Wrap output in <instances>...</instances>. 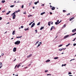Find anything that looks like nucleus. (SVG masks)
Here are the masks:
<instances>
[{
	"label": "nucleus",
	"instance_id": "1",
	"mask_svg": "<svg viewBox=\"0 0 76 76\" xmlns=\"http://www.w3.org/2000/svg\"><path fill=\"white\" fill-rule=\"evenodd\" d=\"M15 14H16L15 12H14L13 13L11 14L12 16H13L12 18L13 19H15L16 17V15H15Z\"/></svg>",
	"mask_w": 76,
	"mask_h": 76
},
{
	"label": "nucleus",
	"instance_id": "2",
	"mask_svg": "<svg viewBox=\"0 0 76 76\" xmlns=\"http://www.w3.org/2000/svg\"><path fill=\"white\" fill-rule=\"evenodd\" d=\"M20 43V41L18 40L15 42V45H19V44Z\"/></svg>",
	"mask_w": 76,
	"mask_h": 76
},
{
	"label": "nucleus",
	"instance_id": "3",
	"mask_svg": "<svg viewBox=\"0 0 76 76\" xmlns=\"http://www.w3.org/2000/svg\"><path fill=\"white\" fill-rule=\"evenodd\" d=\"M35 25V23H34L31 26V28H33L34 26Z\"/></svg>",
	"mask_w": 76,
	"mask_h": 76
},
{
	"label": "nucleus",
	"instance_id": "4",
	"mask_svg": "<svg viewBox=\"0 0 76 76\" xmlns=\"http://www.w3.org/2000/svg\"><path fill=\"white\" fill-rule=\"evenodd\" d=\"M16 48H14L13 49V51L14 52H16Z\"/></svg>",
	"mask_w": 76,
	"mask_h": 76
},
{
	"label": "nucleus",
	"instance_id": "5",
	"mask_svg": "<svg viewBox=\"0 0 76 76\" xmlns=\"http://www.w3.org/2000/svg\"><path fill=\"white\" fill-rule=\"evenodd\" d=\"M69 35H67L65 36L64 37V39H66V38H67V37H69Z\"/></svg>",
	"mask_w": 76,
	"mask_h": 76
},
{
	"label": "nucleus",
	"instance_id": "6",
	"mask_svg": "<svg viewBox=\"0 0 76 76\" xmlns=\"http://www.w3.org/2000/svg\"><path fill=\"white\" fill-rule=\"evenodd\" d=\"M32 56V54H31L29 55V56H27V58H29V57H31V56Z\"/></svg>",
	"mask_w": 76,
	"mask_h": 76
},
{
	"label": "nucleus",
	"instance_id": "7",
	"mask_svg": "<svg viewBox=\"0 0 76 76\" xmlns=\"http://www.w3.org/2000/svg\"><path fill=\"white\" fill-rule=\"evenodd\" d=\"M1 67H2V63L1 62H0V69H1Z\"/></svg>",
	"mask_w": 76,
	"mask_h": 76
},
{
	"label": "nucleus",
	"instance_id": "8",
	"mask_svg": "<svg viewBox=\"0 0 76 76\" xmlns=\"http://www.w3.org/2000/svg\"><path fill=\"white\" fill-rule=\"evenodd\" d=\"M52 10H55V7H53L52 8Z\"/></svg>",
	"mask_w": 76,
	"mask_h": 76
},
{
	"label": "nucleus",
	"instance_id": "9",
	"mask_svg": "<svg viewBox=\"0 0 76 76\" xmlns=\"http://www.w3.org/2000/svg\"><path fill=\"white\" fill-rule=\"evenodd\" d=\"M75 19V18L74 17L71 18V19H70L69 20L70 21H72L73 19Z\"/></svg>",
	"mask_w": 76,
	"mask_h": 76
},
{
	"label": "nucleus",
	"instance_id": "10",
	"mask_svg": "<svg viewBox=\"0 0 76 76\" xmlns=\"http://www.w3.org/2000/svg\"><path fill=\"white\" fill-rule=\"evenodd\" d=\"M51 25V21H49L48 22V25L49 26H50Z\"/></svg>",
	"mask_w": 76,
	"mask_h": 76
},
{
	"label": "nucleus",
	"instance_id": "11",
	"mask_svg": "<svg viewBox=\"0 0 76 76\" xmlns=\"http://www.w3.org/2000/svg\"><path fill=\"white\" fill-rule=\"evenodd\" d=\"M39 3V1H38L36 2H35L34 3V4H37V3Z\"/></svg>",
	"mask_w": 76,
	"mask_h": 76
},
{
	"label": "nucleus",
	"instance_id": "12",
	"mask_svg": "<svg viewBox=\"0 0 76 76\" xmlns=\"http://www.w3.org/2000/svg\"><path fill=\"white\" fill-rule=\"evenodd\" d=\"M22 37V36L18 37H16L17 38H20Z\"/></svg>",
	"mask_w": 76,
	"mask_h": 76
},
{
	"label": "nucleus",
	"instance_id": "13",
	"mask_svg": "<svg viewBox=\"0 0 76 76\" xmlns=\"http://www.w3.org/2000/svg\"><path fill=\"white\" fill-rule=\"evenodd\" d=\"M45 12H43L42 13H41L40 15H43V14H45Z\"/></svg>",
	"mask_w": 76,
	"mask_h": 76
},
{
	"label": "nucleus",
	"instance_id": "14",
	"mask_svg": "<svg viewBox=\"0 0 76 76\" xmlns=\"http://www.w3.org/2000/svg\"><path fill=\"white\" fill-rule=\"evenodd\" d=\"M53 28H54V26H53L51 27V28L50 29V31H52V30H53Z\"/></svg>",
	"mask_w": 76,
	"mask_h": 76
},
{
	"label": "nucleus",
	"instance_id": "15",
	"mask_svg": "<svg viewBox=\"0 0 76 76\" xmlns=\"http://www.w3.org/2000/svg\"><path fill=\"white\" fill-rule=\"evenodd\" d=\"M75 31H76V29L75 28L74 30H73L72 31V32H75Z\"/></svg>",
	"mask_w": 76,
	"mask_h": 76
},
{
	"label": "nucleus",
	"instance_id": "16",
	"mask_svg": "<svg viewBox=\"0 0 76 76\" xmlns=\"http://www.w3.org/2000/svg\"><path fill=\"white\" fill-rule=\"evenodd\" d=\"M20 12V10H18L15 11V13H18V12Z\"/></svg>",
	"mask_w": 76,
	"mask_h": 76
},
{
	"label": "nucleus",
	"instance_id": "17",
	"mask_svg": "<svg viewBox=\"0 0 76 76\" xmlns=\"http://www.w3.org/2000/svg\"><path fill=\"white\" fill-rule=\"evenodd\" d=\"M21 63L20 64H19L17 66V68H19L20 66L21 65H20V64H21Z\"/></svg>",
	"mask_w": 76,
	"mask_h": 76
},
{
	"label": "nucleus",
	"instance_id": "18",
	"mask_svg": "<svg viewBox=\"0 0 76 76\" xmlns=\"http://www.w3.org/2000/svg\"><path fill=\"white\" fill-rule=\"evenodd\" d=\"M15 31H13L12 32V35H15Z\"/></svg>",
	"mask_w": 76,
	"mask_h": 76
},
{
	"label": "nucleus",
	"instance_id": "19",
	"mask_svg": "<svg viewBox=\"0 0 76 76\" xmlns=\"http://www.w3.org/2000/svg\"><path fill=\"white\" fill-rule=\"evenodd\" d=\"M10 12H11V11H9L8 12L6 13V15H9V14L10 13Z\"/></svg>",
	"mask_w": 76,
	"mask_h": 76
},
{
	"label": "nucleus",
	"instance_id": "20",
	"mask_svg": "<svg viewBox=\"0 0 76 76\" xmlns=\"http://www.w3.org/2000/svg\"><path fill=\"white\" fill-rule=\"evenodd\" d=\"M25 31H28V30H29V28H25L24 29Z\"/></svg>",
	"mask_w": 76,
	"mask_h": 76
},
{
	"label": "nucleus",
	"instance_id": "21",
	"mask_svg": "<svg viewBox=\"0 0 76 76\" xmlns=\"http://www.w3.org/2000/svg\"><path fill=\"white\" fill-rule=\"evenodd\" d=\"M70 45V43H69L67 45H66V47H68V46H69V45Z\"/></svg>",
	"mask_w": 76,
	"mask_h": 76
},
{
	"label": "nucleus",
	"instance_id": "22",
	"mask_svg": "<svg viewBox=\"0 0 76 76\" xmlns=\"http://www.w3.org/2000/svg\"><path fill=\"white\" fill-rule=\"evenodd\" d=\"M58 57H56L54 58V59H55V60H56L57 59H58Z\"/></svg>",
	"mask_w": 76,
	"mask_h": 76
},
{
	"label": "nucleus",
	"instance_id": "23",
	"mask_svg": "<svg viewBox=\"0 0 76 76\" xmlns=\"http://www.w3.org/2000/svg\"><path fill=\"white\" fill-rule=\"evenodd\" d=\"M44 27H42L41 26V28H40V30H42L43 29H44Z\"/></svg>",
	"mask_w": 76,
	"mask_h": 76
},
{
	"label": "nucleus",
	"instance_id": "24",
	"mask_svg": "<svg viewBox=\"0 0 76 76\" xmlns=\"http://www.w3.org/2000/svg\"><path fill=\"white\" fill-rule=\"evenodd\" d=\"M5 0H2L1 1V3H5Z\"/></svg>",
	"mask_w": 76,
	"mask_h": 76
},
{
	"label": "nucleus",
	"instance_id": "25",
	"mask_svg": "<svg viewBox=\"0 0 76 76\" xmlns=\"http://www.w3.org/2000/svg\"><path fill=\"white\" fill-rule=\"evenodd\" d=\"M49 61H50V60L48 59L46 61V62H49Z\"/></svg>",
	"mask_w": 76,
	"mask_h": 76
},
{
	"label": "nucleus",
	"instance_id": "26",
	"mask_svg": "<svg viewBox=\"0 0 76 76\" xmlns=\"http://www.w3.org/2000/svg\"><path fill=\"white\" fill-rule=\"evenodd\" d=\"M55 24L56 25H58V24H59V23H58V22H55Z\"/></svg>",
	"mask_w": 76,
	"mask_h": 76
},
{
	"label": "nucleus",
	"instance_id": "27",
	"mask_svg": "<svg viewBox=\"0 0 76 76\" xmlns=\"http://www.w3.org/2000/svg\"><path fill=\"white\" fill-rule=\"evenodd\" d=\"M40 45H41V44H39L38 46H37V48H38V47H39Z\"/></svg>",
	"mask_w": 76,
	"mask_h": 76
},
{
	"label": "nucleus",
	"instance_id": "28",
	"mask_svg": "<svg viewBox=\"0 0 76 76\" xmlns=\"http://www.w3.org/2000/svg\"><path fill=\"white\" fill-rule=\"evenodd\" d=\"M66 65V64H62V67H63V66H65Z\"/></svg>",
	"mask_w": 76,
	"mask_h": 76
},
{
	"label": "nucleus",
	"instance_id": "29",
	"mask_svg": "<svg viewBox=\"0 0 76 76\" xmlns=\"http://www.w3.org/2000/svg\"><path fill=\"white\" fill-rule=\"evenodd\" d=\"M63 46V45H61L58 46V47H61Z\"/></svg>",
	"mask_w": 76,
	"mask_h": 76
},
{
	"label": "nucleus",
	"instance_id": "30",
	"mask_svg": "<svg viewBox=\"0 0 76 76\" xmlns=\"http://www.w3.org/2000/svg\"><path fill=\"white\" fill-rule=\"evenodd\" d=\"M15 6V5H11L10 6V7H13Z\"/></svg>",
	"mask_w": 76,
	"mask_h": 76
},
{
	"label": "nucleus",
	"instance_id": "31",
	"mask_svg": "<svg viewBox=\"0 0 76 76\" xmlns=\"http://www.w3.org/2000/svg\"><path fill=\"white\" fill-rule=\"evenodd\" d=\"M32 23H33V22H31L29 24V25H31V24H32Z\"/></svg>",
	"mask_w": 76,
	"mask_h": 76
},
{
	"label": "nucleus",
	"instance_id": "32",
	"mask_svg": "<svg viewBox=\"0 0 76 76\" xmlns=\"http://www.w3.org/2000/svg\"><path fill=\"white\" fill-rule=\"evenodd\" d=\"M40 25V22H39V23H37V26H39V25Z\"/></svg>",
	"mask_w": 76,
	"mask_h": 76
},
{
	"label": "nucleus",
	"instance_id": "33",
	"mask_svg": "<svg viewBox=\"0 0 76 76\" xmlns=\"http://www.w3.org/2000/svg\"><path fill=\"white\" fill-rule=\"evenodd\" d=\"M32 15H29L28 16V18H30V17H31V16Z\"/></svg>",
	"mask_w": 76,
	"mask_h": 76
},
{
	"label": "nucleus",
	"instance_id": "34",
	"mask_svg": "<svg viewBox=\"0 0 76 76\" xmlns=\"http://www.w3.org/2000/svg\"><path fill=\"white\" fill-rule=\"evenodd\" d=\"M68 75H72V72H69L68 73Z\"/></svg>",
	"mask_w": 76,
	"mask_h": 76
},
{
	"label": "nucleus",
	"instance_id": "35",
	"mask_svg": "<svg viewBox=\"0 0 76 76\" xmlns=\"http://www.w3.org/2000/svg\"><path fill=\"white\" fill-rule=\"evenodd\" d=\"M76 32L75 33H74V34H72V35L73 36V35H76Z\"/></svg>",
	"mask_w": 76,
	"mask_h": 76
},
{
	"label": "nucleus",
	"instance_id": "36",
	"mask_svg": "<svg viewBox=\"0 0 76 76\" xmlns=\"http://www.w3.org/2000/svg\"><path fill=\"white\" fill-rule=\"evenodd\" d=\"M76 39V37H75V38L74 39V40H72V41H75V40Z\"/></svg>",
	"mask_w": 76,
	"mask_h": 76
},
{
	"label": "nucleus",
	"instance_id": "37",
	"mask_svg": "<svg viewBox=\"0 0 76 76\" xmlns=\"http://www.w3.org/2000/svg\"><path fill=\"white\" fill-rule=\"evenodd\" d=\"M48 72V70H45V73H46V72Z\"/></svg>",
	"mask_w": 76,
	"mask_h": 76
},
{
	"label": "nucleus",
	"instance_id": "38",
	"mask_svg": "<svg viewBox=\"0 0 76 76\" xmlns=\"http://www.w3.org/2000/svg\"><path fill=\"white\" fill-rule=\"evenodd\" d=\"M16 2V1H14V3H19V1H18V2Z\"/></svg>",
	"mask_w": 76,
	"mask_h": 76
},
{
	"label": "nucleus",
	"instance_id": "39",
	"mask_svg": "<svg viewBox=\"0 0 76 76\" xmlns=\"http://www.w3.org/2000/svg\"><path fill=\"white\" fill-rule=\"evenodd\" d=\"M62 49H59V51H62Z\"/></svg>",
	"mask_w": 76,
	"mask_h": 76
},
{
	"label": "nucleus",
	"instance_id": "40",
	"mask_svg": "<svg viewBox=\"0 0 76 76\" xmlns=\"http://www.w3.org/2000/svg\"><path fill=\"white\" fill-rule=\"evenodd\" d=\"M63 12H66V10H63Z\"/></svg>",
	"mask_w": 76,
	"mask_h": 76
},
{
	"label": "nucleus",
	"instance_id": "41",
	"mask_svg": "<svg viewBox=\"0 0 76 76\" xmlns=\"http://www.w3.org/2000/svg\"><path fill=\"white\" fill-rule=\"evenodd\" d=\"M23 7H24L23 6V5L21 7V8H23Z\"/></svg>",
	"mask_w": 76,
	"mask_h": 76
},
{
	"label": "nucleus",
	"instance_id": "42",
	"mask_svg": "<svg viewBox=\"0 0 76 76\" xmlns=\"http://www.w3.org/2000/svg\"><path fill=\"white\" fill-rule=\"evenodd\" d=\"M2 18L1 17H0V20H2Z\"/></svg>",
	"mask_w": 76,
	"mask_h": 76
},
{
	"label": "nucleus",
	"instance_id": "43",
	"mask_svg": "<svg viewBox=\"0 0 76 76\" xmlns=\"http://www.w3.org/2000/svg\"><path fill=\"white\" fill-rule=\"evenodd\" d=\"M35 32H36V33H37V30H36L35 31Z\"/></svg>",
	"mask_w": 76,
	"mask_h": 76
},
{
	"label": "nucleus",
	"instance_id": "44",
	"mask_svg": "<svg viewBox=\"0 0 76 76\" xmlns=\"http://www.w3.org/2000/svg\"><path fill=\"white\" fill-rule=\"evenodd\" d=\"M66 25L64 24V26H63V27H64V28H65V27H66Z\"/></svg>",
	"mask_w": 76,
	"mask_h": 76
},
{
	"label": "nucleus",
	"instance_id": "45",
	"mask_svg": "<svg viewBox=\"0 0 76 76\" xmlns=\"http://www.w3.org/2000/svg\"><path fill=\"white\" fill-rule=\"evenodd\" d=\"M49 75H50V76H51V74H47V76H49Z\"/></svg>",
	"mask_w": 76,
	"mask_h": 76
},
{
	"label": "nucleus",
	"instance_id": "46",
	"mask_svg": "<svg viewBox=\"0 0 76 76\" xmlns=\"http://www.w3.org/2000/svg\"><path fill=\"white\" fill-rule=\"evenodd\" d=\"M70 15V13H69V14H67V15L68 16V15Z\"/></svg>",
	"mask_w": 76,
	"mask_h": 76
},
{
	"label": "nucleus",
	"instance_id": "47",
	"mask_svg": "<svg viewBox=\"0 0 76 76\" xmlns=\"http://www.w3.org/2000/svg\"><path fill=\"white\" fill-rule=\"evenodd\" d=\"M39 42V41H37V42H36V44H38Z\"/></svg>",
	"mask_w": 76,
	"mask_h": 76
},
{
	"label": "nucleus",
	"instance_id": "48",
	"mask_svg": "<svg viewBox=\"0 0 76 76\" xmlns=\"http://www.w3.org/2000/svg\"><path fill=\"white\" fill-rule=\"evenodd\" d=\"M21 28H23V26H21Z\"/></svg>",
	"mask_w": 76,
	"mask_h": 76
},
{
	"label": "nucleus",
	"instance_id": "49",
	"mask_svg": "<svg viewBox=\"0 0 76 76\" xmlns=\"http://www.w3.org/2000/svg\"><path fill=\"white\" fill-rule=\"evenodd\" d=\"M50 14L51 15H52V14H53V13H52V12H50Z\"/></svg>",
	"mask_w": 76,
	"mask_h": 76
},
{
	"label": "nucleus",
	"instance_id": "50",
	"mask_svg": "<svg viewBox=\"0 0 76 76\" xmlns=\"http://www.w3.org/2000/svg\"><path fill=\"white\" fill-rule=\"evenodd\" d=\"M26 14V12L23 13V14Z\"/></svg>",
	"mask_w": 76,
	"mask_h": 76
},
{
	"label": "nucleus",
	"instance_id": "51",
	"mask_svg": "<svg viewBox=\"0 0 76 76\" xmlns=\"http://www.w3.org/2000/svg\"><path fill=\"white\" fill-rule=\"evenodd\" d=\"M61 20L60 22H58L59 23H61Z\"/></svg>",
	"mask_w": 76,
	"mask_h": 76
},
{
	"label": "nucleus",
	"instance_id": "52",
	"mask_svg": "<svg viewBox=\"0 0 76 76\" xmlns=\"http://www.w3.org/2000/svg\"><path fill=\"white\" fill-rule=\"evenodd\" d=\"M59 22V20H57V22Z\"/></svg>",
	"mask_w": 76,
	"mask_h": 76
},
{
	"label": "nucleus",
	"instance_id": "53",
	"mask_svg": "<svg viewBox=\"0 0 76 76\" xmlns=\"http://www.w3.org/2000/svg\"><path fill=\"white\" fill-rule=\"evenodd\" d=\"M53 22H52L51 23V24L53 25Z\"/></svg>",
	"mask_w": 76,
	"mask_h": 76
},
{
	"label": "nucleus",
	"instance_id": "54",
	"mask_svg": "<svg viewBox=\"0 0 76 76\" xmlns=\"http://www.w3.org/2000/svg\"><path fill=\"white\" fill-rule=\"evenodd\" d=\"M5 12V11H2V13H4V12Z\"/></svg>",
	"mask_w": 76,
	"mask_h": 76
},
{
	"label": "nucleus",
	"instance_id": "55",
	"mask_svg": "<svg viewBox=\"0 0 76 76\" xmlns=\"http://www.w3.org/2000/svg\"><path fill=\"white\" fill-rule=\"evenodd\" d=\"M16 67H17V65H16L15 66V68H16Z\"/></svg>",
	"mask_w": 76,
	"mask_h": 76
},
{
	"label": "nucleus",
	"instance_id": "56",
	"mask_svg": "<svg viewBox=\"0 0 76 76\" xmlns=\"http://www.w3.org/2000/svg\"><path fill=\"white\" fill-rule=\"evenodd\" d=\"M33 9H35V7H33Z\"/></svg>",
	"mask_w": 76,
	"mask_h": 76
},
{
	"label": "nucleus",
	"instance_id": "57",
	"mask_svg": "<svg viewBox=\"0 0 76 76\" xmlns=\"http://www.w3.org/2000/svg\"><path fill=\"white\" fill-rule=\"evenodd\" d=\"M30 65H31V64H29L28 65V66H30Z\"/></svg>",
	"mask_w": 76,
	"mask_h": 76
},
{
	"label": "nucleus",
	"instance_id": "58",
	"mask_svg": "<svg viewBox=\"0 0 76 76\" xmlns=\"http://www.w3.org/2000/svg\"><path fill=\"white\" fill-rule=\"evenodd\" d=\"M41 6H44V4H43V5H42Z\"/></svg>",
	"mask_w": 76,
	"mask_h": 76
},
{
	"label": "nucleus",
	"instance_id": "59",
	"mask_svg": "<svg viewBox=\"0 0 76 76\" xmlns=\"http://www.w3.org/2000/svg\"><path fill=\"white\" fill-rule=\"evenodd\" d=\"M4 55V53L2 54L1 56H3Z\"/></svg>",
	"mask_w": 76,
	"mask_h": 76
},
{
	"label": "nucleus",
	"instance_id": "60",
	"mask_svg": "<svg viewBox=\"0 0 76 76\" xmlns=\"http://www.w3.org/2000/svg\"><path fill=\"white\" fill-rule=\"evenodd\" d=\"M27 68H28V67H25V69H27Z\"/></svg>",
	"mask_w": 76,
	"mask_h": 76
},
{
	"label": "nucleus",
	"instance_id": "61",
	"mask_svg": "<svg viewBox=\"0 0 76 76\" xmlns=\"http://www.w3.org/2000/svg\"><path fill=\"white\" fill-rule=\"evenodd\" d=\"M31 2L30 3H29V5H31Z\"/></svg>",
	"mask_w": 76,
	"mask_h": 76
},
{
	"label": "nucleus",
	"instance_id": "62",
	"mask_svg": "<svg viewBox=\"0 0 76 76\" xmlns=\"http://www.w3.org/2000/svg\"><path fill=\"white\" fill-rule=\"evenodd\" d=\"M62 50H65L66 49H64V48H62Z\"/></svg>",
	"mask_w": 76,
	"mask_h": 76
},
{
	"label": "nucleus",
	"instance_id": "63",
	"mask_svg": "<svg viewBox=\"0 0 76 76\" xmlns=\"http://www.w3.org/2000/svg\"><path fill=\"white\" fill-rule=\"evenodd\" d=\"M13 39V38H12L11 39Z\"/></svg>",
	"mask_w": 76,
	"mask_h": 76
},
{
	"label": "nucleus",
	"instance_id": "64",
	"mask_svg": "<svg viewBox=\"0 0 76 76\" xmlns=\"http://www.w3.org/2000/svg\"><path fill=\"white\" fill-rule=\"evenodd\" d=\"M52 7V6H51V5H50V7Z\"/></svg>",
	"mask_w": 76,
	"mask_h": 76
}]
</instances>
